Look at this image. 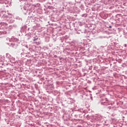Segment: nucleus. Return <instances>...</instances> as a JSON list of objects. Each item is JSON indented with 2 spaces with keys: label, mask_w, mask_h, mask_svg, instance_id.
<instances>
[{
  "label": "nucleus",
  "mask_w": 127,
  "mask_h": 127,
  "mask_svg": "<svg viewBox=\"0 0 127 127\" xmlns=\"http://www.w3.org/2000/svg\"><path fill=\"white\" fill-rule=\"evenodd\" d=\"M109 28H112V26H109Z\"/></svg>",
  "instance_id": "1"
},
{
  "label": "nucleus",
  "mask_w": 127,
  "mask_h": 127,
  "mask_svg": "<svg viewBox=\"0 0 127 127\" xmlns=\"http://www.w3.org/2000/svg\"><path fill=\"white\" fill-rule=\"evenodd\" d=\"M35 40H36V39H34V41H35Z\"/></svg>",
  "instance_id": "2"
}]
</instances>
